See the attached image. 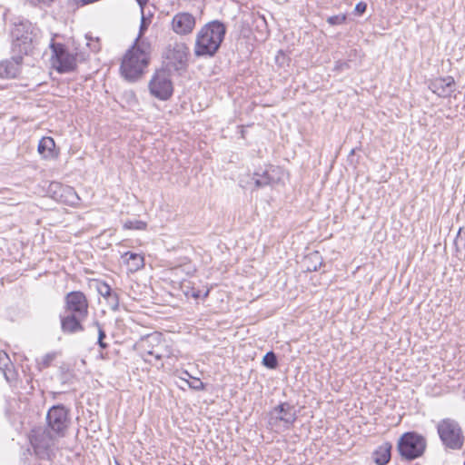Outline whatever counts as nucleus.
<instances>
[{
  "label": "nucleus",
  "instance_id": "obj_21",
  "mask_svg": "<svg viewBox=\"0 0 465 465\" xmlns=\"http://www.w3.org/2000/svg\"><path fill=\"white\" fill-rule=\"evenodd\" d=\"M304 263L308 272H315L322 264V258L319 252H313L305 257Z\"/></svg>",
  "mask_w": 465,
  "mask_h": 465
},
{
  "label": "nucleus",
  "instance_id": "obj_9",
  "mask_svg": "<svg viewBox=\"0 0 465 465\" xmlns=\"http://www.w3.org/2000/svg\"><path fill=\"white\" fill-rule=\"evenodd\" d=\"M296 420L294 408L289 403H281L273 408L269 414V425L272 429H288Z\"/></svg>",
  "mask_w": 465,
  "mask_h": 465
},
{
  "label": "nucleus",
  "instance_id": "obj_13",
  "mask_svg": "<svg viewBox=\"0 0 465 465\" xmlns=\"http://www.w3.org/2000/svg\"><path fill=\"white\" fill-rule=\"evenodd\" d=\"M196 25V19L193 15L188 12H179L173 15L171 27L172 30L179 35H190Z\"/></svg>",
  "mask_w": 465,
  "mask_h": 465
},
{
  "label": "nucleus",
  "instance_id": "obj_16",
  "mask_svg": "<svg viewBox=\"0 0 465 465\" xmlns=\"http://www.w3.org/2000/svg\"><path fill=\"white\" fill-rule=\"evenodd\" d=\"M37 151L42 158L45 160L54 159L58 155L54 140L50 136H45L39 141Z\"/></svg>",
  "mask_w": 465,
  "mask_h": 465
},
{
  "label": "nucleus",
  "instance_id": "obj_30",
  "mask_svg": "<svg viewBox=\"0 0 465 465\" xmlns=\"http://www.w3.org/2000/svg\"><path fill=\"white\" fill-rule=\"evenodd\" d=\"M345 20H346V15L343 14H340V15H331V16L328 17L327 22L331 25H338L343 24L345 22Z\"/></svg>",
  "mask_w": 465,
  "mask_h": 465
},
{
  "label": "nucleus",
  "instance_id": "obj_4",
  "mask_svg": "<svg viewBox=\"0 0 465 465\" xmlns=\"http://www.w3.org/2000/svg\"><path fill=\"white\" fill-rule=\"evenodd\" d=\"M439 437L445 448L458 450L464 444L465 437L460 424L452 419H443L437 425Z\"/></svg>",
  "mask_w": 465,
  "mask_h": 465
},
{
  "label": "nucleus",
  "instance_id": "obj_8",
  "mask_svg": "<svg viewBox=\"0 0 465 465\" xmlns=\"http://www.w3.org/2000/svg\"><path fill=\"white\" fill-rule=\"evenodd\" d=\"M189 55V47L183 42L169 44L163 53L167 65L174 70H180L186 66Z\"/></svg>",
  "mask_w": 465,
  "mask_h": 465
},
{
  "label": "nucleus",
  "instance_id": "obj_27",
  "mask_svg": "<svg viewBox=\"0 0 465 465\" xmlns=\"http://www.w3.org/2000/svg\"><path fill=\"white\" fill-rule=\"evenodd\" d=\"M94 324L97 328V331H98L97 343H98L99 347L101 349H106L108 345H107V343H105L104 341V338L106 337V334H105L104 329L102 328L101 324L98 322H95Z\"/></svg>",
  "mask_w": 465,
  "mask_h": 465
},
{
  "label": "nucleus",
  "instance_id": "obj_7",
  "mask_svg": "<svg viewBox=\"0 0 465 465\" xmlns=\"http://www.w3.org/2000/svg\"><path fill=\"white\" fill-rule=\"evenodd\" d=\"M150 94L159 100H167L173 94V84L166 70H157L148 84Z\"/></svg>",
  "mask_w": 465,
  "mask_h": 465
},
{
  "label": "nucleus",
  "instance_id": "obj_25",
  "mask_svg": "<svg viewBox=\"0 0 465 465\" xmlns=\"http://www.w3.org/2000/svg\"><path fill=\"white\" fill-rule=\"evenodd\" d=\"M262 363L267 368L275 369L278 365V361H277V358H276V355L274 354V352H272V351L267 352L262 359Z\"/></svg>",
  "mask_w": 465,
  "mask_h": 465
},
{
  "label": "nucleus",
  "instance_id": "obj_29",
  "mask_svg": "<svg viewBox=\"0 0 465 465\" xmlns=\"http://www.w3.org/2000/svg\"><path fill=\"white\" fill-rule=\"evenodd\" d=\"M106 300L111 310L115 312L119 309V297L117 293L112 292L110 296L106 298Z\"/></svg>",
  "mask_w": 465,
  "mask_h": 465
},
{
  "label": "nucleus",
  "instance_id": "obj_3",
  "mask_svg": "<svg viewBox=\"0 0 465 465\" xmlns=\"http://www.w3.org/2000/svg\"><path fill=\"white\" fill-rule=\"evenodd\" d=\"M25 29L24 25H17L13 31V50L18 53V55L14 56L10 60L0 62V77L2 78H15L20 71V64L22 62V54H27L32 49V37L26 33L22 34Z\"/></svg>",
  "mask_w": 465,
  "mask_h": 465
},
{
  "label": "nucleus",
  "instance_id": "obj_39",
  "mask_svg": "<svg viewBox=\"0 0 465 465\" xmlns=\"http://www.w3.org/2000/svg\"><path fill=\"white\" fill-rule=\"evenodd\" d=\"M81 59H84V54H80Z\"/></svg>",
  "mask_w": 465,
  "mask_h": 465
},
{
  "label": "nucleus",
  "instance_id": "obj_20",
  "mask_svg": "<svg viewBox=\"0 0 465 465\" xmlns=\"http://www.w3.org/2000/svg\"><path fill=\"white\" fill-rule=\"evenodd\" d=\"M391 445L388 442L381 445L373 452L374 462L378 465L387 464L391 460Z\"/></svg>",
  "mask_w": 465,
  "mask_h": 465
},
{
  "label": "nucleus",
  "instance_id": "obj_17",
  "mask_svg": "<svg viewBox=\"0 0 465 465\" xmlns=\"http://www.w3.org/2000/svg\"><path fill=\"white\" fill-rule=\"evenodd\" d=\"M84 319H80L78 315L68 314L61 318V328L64 332L74 333L84 330L81 322Z\"/></svg>",
  "mask_w": 465,
  "mask_h": 465
},
{
  "label": "nucleus",
  "instance_id": "obj_34",
  "mask_svg": "<svg viewBox=\"0 0 465 465\" xmlns=\"http://www.w3.org/2000/svg\"><path fill=\"white\" fill-rule=\"evenodd\" d=\"M84 38L86 40V45L88 47H90L93 52H95L98 49L97 43L96 42L95 43L94 42H93V43L89 42V41L92 40V38H89L87 35H85Z\"/></svg>",
  "mask_w": 465,
  "mask_h": 465
},
{
  "label": "nucleus",
  "instance_id": "obj_24",
  "mask_svg": "<svg viewBox=\"0 0 465 465\" xmlns=\"http://www.w3.org/2000/svg\"><path fill=\"white\" fill-rule=\"evenodd\" d=\"M11 365L7 353L5 351H0V370L3 371L6 380H9L7 371Z\"/></svg>",
  "mask_w": 465,
  "mask_h": 465
},
{
  "label": "nucleus",
  "instance_id": "obj_1",
  "mask_svg": "<svg viewBox=\"0 0 465 465\" xmlns=\"http://www.w3.org/2000/svg\"><path fill=\"white\" fill-rule=\"evenodd\" d=\"M151 54L152 45L148 39H135L122 58L121 75L128 82L142 78L150 64Z\"/></svg>",
  "mask_w": 465,
  "mask_h": 465
},
{
  "label": "nucleus",
  "instance_id": "obj_31",
  "mask_svg": "<svg viewBox=\"0 0 465 465\" xmlns=\"http://www.w3.org/2000/svg\"><path fill=\"white\" fill-rule=\"evenodd\" d=\"M141 14H142V21H141L140 30H139V34L135 39H139V38L143 39V35L144 34V31L147 29V24L145 22L144 14H143V12Z\"/></svg>",
  "mask_w": 465,
  "mask_h": 465
},
{
  "label": "nucleus",
  "instance_id": "obj_18",
  "mask_svg": "<svg viewBox=\"0 0 465 465\" xmlns=\"http://www.w3.org/2000/svg\"><path fill=\"white\" fill-rule=\"evenodd\" d=\"M122 259L132 272H137L144 266V258L139 253L126 252L122 255Z\"/></svg>",
  "mask_w": 465,
  "mask_h": 465
},
{
  "label": "nucleus",
  "instance_id": "obj_22",
  "mask_svg": "<svg viewBox=\"0 0 465 465\" xmlns=\"http://www.w3.org/2000/svg\"><path fill=\"white\" fill-rule=\"evenodd\" d=\"M149 356H153L156 360H161L164 357H169V351L166 350L165 341H163L162 335H160V341L150 351Z\"/></svg>",
  "mask_w": 465,
  "mask_h": 465
},
{
  "label": "nucleus",
  "instance_id": "obj_28",
  "mask_svg": "<svg viewBox=\"0 0 465 465\" xmlns=\"http://www.w3.org/2000/svg\"><path fill=\"white\" fill-rule=\"evenodd\" d=\"M96 289L98 293L105 299L113 292L111 287L104 282H99Z\"/></svg>",
  "mask_w": 465,
  "mask_h": 465
},
{
  "label": "nucleus",
  "instance_id": "obj_2",
  "mask_svg": "<svg viewBox=\"0 0 465 465\" xmlns=\"http://www.w3.org/2000/svg\"><path fill=\"white\" fill-rule=\"evenodd\" d=\"M226 33L225 25L213 21L203 26L197 33L194 46L196 56H213L216 54Z\"/></svg>",
  "mask_w": 465,
  "mask_h": 465
},
{
  "label": "nucleus",
  "instance_id": "obj_6",
  "mask_svg": "<svg viewBox=\"0 0 465 465\" xmlns=\"http://www.w3.org/2000/svg\"><path fill=\"white\" fill-rule=\"evenodd\" d=\"M52 64L59 73H68L76 67L78 54H71L59 43H52Z\"/></svg>",
  "mask_w": 465,
  "mask_h": 465
},
{
  "label": "nucleus",
  "instance_id": "obj_12",
  "mask_svg": "<svg viewBox=\"0 0 465 465\" xmlns=\"http://www.w3.org/2000/svg\"><path fill=\"white\" fill-rule=\"evenodd\" d=\"M66 311L85 319L88 314V302L82 292H71L65 296Z\"/></svg>",
  "mask_w": 465,
  "mask_h": 465
},
{
  "label": "nucleus",
  "instance_id": "obj_10",
  "mask_svg": "<svg viewBox=\"0 0 465 465\" xmlns=\"http://www.w3.org/2000/svg\"><path fill=\"white\" fill-rule=\"evenodd\" d=\"M50 431L57 436H64L70 420L68 410L63 405L53 406L46 415Z\"/></svg>",
  "mask_w": 465,
  "mask_h": 465
},
{
  "label": "nucleus",
  "instance_id": "obj_38",
  "mask_svg": "<svg viewBox=\"0 0 465 465\" xmlns=\"http://www.w3.org/2000/svg\"><path fill=\"white\" fill-rule=\"evenodd\" d=\"M208 293H209V291H206L203 296L206 297L208 295Z\"/></svg>",
  "mask_w": 465,
  "mask_h": 465
},
{
  "label": "nucleus",
  "instance_id": "obj_23",
  "mask_svg": "<svg viewBox=\"0 0 465 465\" xmlns=\"http://www.w3.org/2000/svg\"><path fill=\"white\" fill-rule=\"evenodd\" d=\"M57 353L54 351L45 354L41 359L37 360V366L40 370L48 368L53 361L56 358Z\"/></svg>",
  "mask_w": 465,
  "mask_h": 465
},
{
  "label": "nucleus",
  "instance_id": "obj_32",
  "mask_svg": "<svg viewBox=\"0 0 465 465\" xmlns=\"http://www.w3.org/2000/svg\"><path fill=\"white\" fill-rule=\"evenodd\" d=\"M190 388L194 390H203V383L199 379H194L192 382H188Z\"/></svg>",
  "mask_w": 465,
  "mask_h": 465
},
{
  "label": "nucleus",
  "instance_id": "obj_5",
  "mask_svg": "<svg viewBox=\"0 0 465 465\" xmlns=\"http://www.w3.org/2000/svg\"><path fill=\"white\" fill-rule=\"evenodd\" d=\"M426 449V440L416 432H406L399 440L398 450L406 460L420 457Z\"/></svg>",
  "mask_w": 465,
  "mask_h": 465
},
{
  "label": "nucleus",
  "instance_id": "obj_37",
  "mask_svg": "<svg viewBox=\"0 0 465 465\" xmlns=\"http://www.w3.org/2000/svg\"><path fill=\"white\" fill-rule=\"evenodd\" d=\"M136 1H137L138 5L141 7V13H143V9L144 8L146 4L148 3V0H136Z\"/></svg>",
  "mask_w": 465,
  "mask_h": 465
},
{
  "label": "nucleus",
  "instance_id": "obj_26",
  "mask_svg": "<svg viewBox=\"0 0 465 465\" xmlns=\"http://www.w3.org/2000/svg\"><path fill=\"white\" fill-rule=\"evenodd\" d=\"M146 226V223L140 220L127 221L124 223V228L127 230H145Z\"/></svg>",
  "mask_w": 465,
  "mask_h": 465
},
{
  "label": "nucleus",
  "instance_id": "obj_19",
  "mask_svg": "<svg viewBox=\"0 0 465 465\" xmlns=\"http://www.w3.org/2000/svg\"><path fill=\"white\" fill-rule=\"evenodd\" d=\"M160 335H161V333H159V332H153V333L148 334L145 337L141 338L137 341L136 347L143 354L149 356L150 351H152V348H153L159 342Z\"/></svg>",
  "mask_w": 465,
  "mask_h": 465
},
{
  "label": "nucleus",
  "instance_id": "obj_15",
  "mask_svg": "<svg viewBox=\"0 0 465 465\" xmlns=\"http://www.w3.org/2000/svg\"><path fill=\"white\" fill-rule=\"evenodd\" d=\"M429 88L440 97H449L455 91L453 77L436 78L429 84Z\"/></svg>",
  "mask_w": 465,
  "mask_h": 465
},
{
  "label": "nucleus",
  "instance_id": "obj_36",
  "mask_svg": "<svg viewBox=\"0 0 465 465\" xmlns=\"http://www.w3.org/2000/svg\"><path fill=\"white\" fill-rule=\"evenodd\" d=\"M64 191H66L68 193H70V194L73 196V198H74V199H76V200H78V199H79V198H78V196H77V194L75 193V192L73 190V188H71V187H66V188L64 189Z\"/></svg>",
  "mask_w": 465,
  "mask_h": 465
},
{
  "label": "nucleus",
  "instance_id": "obj_35",
  "mask_svg": "<svg viewBox=\"0 0 465 465\" xmlns=\"http://www.w3.org/2000/svg\"><path fill=\"white\" fill-rule=\"evenodd\" d=\"M185 295L187 297H193L194 299H198L200 296H201V292L200 291H195L193 289H192L191 291H187L185 292Z\"/></svg>",
  "mask_w": 465,
  "mask_h": 465
},
{
  "label": "nucleus",
  "instance_id": "obj_11",
  "mask_svg": "<svg viewBox=\"0 0 465 465\" xmlns=\"http://www.w3.org/2000/svg\"><path fill=\"white\" fill-rule=\"evenodd\" d=\"M284 177V172L278 166L270 165L262 172H255L251 178L255 188L274 186L280 183Z\"/></svg>",
  "mask_w": 465,
  "mask_h": 465
},
{
  "label": "nucleus",
  "instance_id": "obj_14",
  "mask_svg": "<svg viewBox=\"0 0 465 465\" xmlns=\"http://www.w3.org/2000/svg\"><path fill=\"white\" fill-rule=\"evenodd\" d=\"M31 444L36 455L41 458L48 457L51 448L54 446V439L51 432L44 431L31 439Z\"/></svg>",
  "mask_w": 465,
  "mask_h": 465
},
{
  "label": "nucleus",
  "instance_id": "obj_33",
  "mask_svg": "<svg viewBox=\"0 0 465 465\" xmlns=\"http://www.w3.org/2000/svg\"><path fill=\"white\" fill-rule=\"evenodd\" d=\"M367 5L364 2H360L355 6V12L359 15L363 14L366 11Z\"/></svg>",
  "mask_w": 465,
  "mask_h": 465
}]
</instances>
